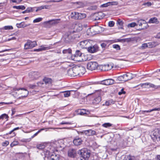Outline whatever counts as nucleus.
<instances>
[{
  "label": "nucleus",
  "mask_w": 160,
  "mask_h": 160,
  "mask_svg": "<svg viewBox=\"0 0 160 160\" xmlns=\"http://www.w3.org/2000/svg\"><path fill=\"white\" fill-rule=\"evenodd\" d=\"M73 68L72 69H71V70H69V72H72L73 73H74V74H73V75L74 76H76L77 75H80V72H79V71H76V72H73V71H72V70L73 69Z\"/></svg>",
  "instance_id": "nucleus-50"
},
{
  "label": "nucleus",
  "mask_w": 160,
  "mask_h": 160,
  "mask_svg": "<svg viewBox=\"0 0 160 160\" xmlns=\"http://www.w3.org/2000/svg\"><path fill=\"white\" fill-rule=\"evenodd\" d=\"M70 36L68 34H65L63 36V40L66 43H68L71 42Z\"/></svg>",
  "instance_id": "nucleus-20"
},
{
  "label": "nucleus",
  "mask_w": 160,
  "mask_h": 160,
  "mask_svg": "<svg viewBox=\"0 0 160 160\" xmlns=\"http://www.w3.org/2000/svg\"><path fill=\"white\" fill-rule=\"evenodd\" d=\"M36 8L35 7H28L26 9L27 12V13H29L33 12L35 11Z\"/></svg>",
  "instance_id": "nucleus-34"
},
{
  "label": "nucleus",
  "mask_w": 160,
  "mask_h": 160,
  "mask_svg": "<svg viewBox=\"0 0 160 160\" xmlns=\"http://www.w3.org/2000/svg\"><path fill=\"white\" fill-rule=\"evenodd\" d=\"M124 78V75L119 76L118 78V80L119 81L126 82V80Z\"/></svg>",
  "instance_id": "nucleus-39"
},
{
  "label": "nucleus",
  "mask_w": 160,
  "mask_h": 160,
  "mask_svg": "<svg viewBox=\"0 0 160 160\" xmlns=\"http://www.w3.org/2000/svg\"><path fill=\"white\" fill-rule=\"evenodd\" d=\"M98 66V64L96 62H89L87 64V68L91 71L95 70Z\"/></svg>",
  "instance_id": "nucleus-3"
},
{
  "label": "nucleus",
  "mask_w": 160,
  "mask_h": 160,
  "mask_svg": "<svg viewBox=\"0 0 160 160\" xmlns=\"http://www.w3.org/2000/svg\"><path fill=\"white\" fill-rule=\"evenodd\" d=\"M107 45L106 43L103 42L101 44V46L102 48H105L106 47Z\"/></svg>",
  "instance_id": "nucleus-62"
},
{
  "label": "nucleus",
  "mask_w": 160,
  "mask_h": 160,
  "mask_svg": "<svg viewBox=\"0 0 160 160\" xmlns=\"http://www.w3.org/2000/svg\"><path fill=\"white\" fill-rule=\"evenodd\" d=\"M112 125V124L109 123H105L102 124V126L105 128H108L110 127H111Z\"/></svg>",
  "instance_id": "nucleus-35"
},
{
  "label": "nucleus",
  "mask_w": 160,
  "mask_h": 160,
  "mask_svg": "<svg viewBox=\"0 0 160 160\" xmlns=\"http://www.w3.org/2000/svg\"><path fill=\"white\" fill-rule=\"evenodd\" d=\"M8 116L6 114H3L0 116V119H3L4 118L5 119H8Z\"/></svg>",
  "instance_id": "nucleus-41"
},
{
  "label": "nucleus",
  "mask_w": 160,
  "mask_h": 160,
  "mask_svg": "<svg viewBox=\"0 0 160 160\" xmlns=\"http://www.w3.org/2000/svg\"><path fill=\"white\" fill-rule=\"evenodd\" d=\"M52 81V80L50 78L45 77L43 79V82L44 83L48 86L51 85Z\"/></svg>",
  "instance_id": "nucleus-13"
},
{
  "label": "nucleus",
  "mask_w": 160,
  "mask_h": 160,
  "mask_svg": "<svg viewBox=\"0 0 160 160\" xmlns=\"http://www.w3.org/2000/svg\"><path fill=\"white\" fill-rule=\"evenodd\" d=\"M73 91H67L63 92L62 93L63 96L65 97H68L70 96V92Z\"/></svg>",
  "instance_id": "nucleus-33"
},
{
  "label": "nucleus",
  "mask_w": 160,
  "mask_h": 160,
  "mask_svg": "<svg viewBox=\"0 0 160 160\" xmlns=\"http://www.w3.org/2000/svg\"><path fill=\"white\" fill-rule=\"evenodd\" d=\"M49 160H60L58 155L52 154L50 157Z\"/></svg>",
  "instance_id": "nucleus-25"
},
{
  "label": "nucleus",
  "mask_w": 160,
  "mask_h": 160,
  "mask_svg": "<svg viewBox=\"0 0 160 160\" xmlns=\"http://www.w3.org/2000/svg\"><path fill=\"white\" fill-rule=\"evenodd\" d=\"M78 12H72L71 14V18L72 19H78Z\"/></svg>",
  "instance_id": "nucleus-27"
},
{
  "label": "nucleus",
  "mask_w": 160,
  "mask_h": 160,
  "mask_svg": "<svg viewBox=\"0 0 160 160\" xmlns=\"http://www.w3.org/2000/svg\"><path fill=\"white\" fill-rule=\"evenodd\" d=\"M124 75V78H125V79L126 81L128 80H130L133 78V75L129 72H128L127 74Z\"/></svg>",
  "instance_id": "nucleus-19"
},
{
  "label": "nucleus",
  "mask_w": 160,
  "mask_h": 160,
  "mask_svg": "<svg viewBox=\"0 0 160 160\" xmlns=\"http://www.w3.org/2000/svg\"><path fill=\"white\" fill-rule=\"evenodd\" d=\"M29 88L31 89H34L36 87V85L35 84H29L28 85Z\"/></svg>",
  "instance_id": "nucleus-54"
},
{
  "label": "nucleus",
  "mask_w": 160,
  "mask_h": 160,
  "mask_svg": "<svg viewBox=\"0 0 160 160\" xmlns=\"http://www.w3.org/2000/svg\"><path fill=\"white\" fill-rule=\"evenodd\" d=\"M86 17V15L84 13H80L78 12V19H83Z\"/></svg>",
  "instance_id": "nucleus-30"
},
{
  "label": "nucleus",
  "mask_w": 160,
  "mask_h": 160,
  "mask_svg": "<svg viewBox=\"0 0 160 160\" xmlns=\"http://www.w3.org/2000/svg\"><path fill=\"white\" fill-rule=\"evenodd\" d=\"M81 156L80 160H88L90 157V152L86 148H83L79 151L78 152Z\"/></svg>",
  "instance_id": "nucleus-1"
},
{
  "label": "nucleus",
  "mask_w": 160,
  "mask_h": 160,
  "mask_svg": "<svg viewBox=\"0 0 160 160\" xmlns=\"http://www.w3.org/2000/svg\"><path fill=\"white\" fill-rule=\"evenodd\" d=\"M102 14L103 13L102 12L94 13V16L96 17L95 20H98L102 18Z\"/></svg>",
  "instance_id": "nucleus-18"
},
{
  "label": "nucleus",
  "mask_w": 160,
  "mask_h": 160,
  "mask_svg": "<svg viewBox=\"0 0 160 160\" xmlns=\"http://www.w3.org/2000/svg\"><path fill=\"white\" fill-rule=\"evenodd\" d=\"M48 6L47 5H44V6H41L40 7H35L36 8L35 9V11L36 12H38V11L41 10L42 9L45 8H48Z\"/></svg>",
  "instance_id": "nucleus-28"
},
{
  "label": "nucleus",
  "mask_w": 160,
  "mask_h": 160,
  "mask_svg": "<svg viewBox=\"0 0 160 160\" xmlns=\"http://www.w3.org/2000/svg\"><path fill=\"white\" fill-rule=\"evenodd\" d=\"M9 144V142L8 141H5L2 143V145L3 146H7Z\"/></svg>",
  "instance_id": "nucleus-58"
},
{
  "label": "nucleus",
  "mask_w": 160,
  "mask_h": 160,
  "mask_svg": "<svg viewBox=\"0 0 160 160\" xmlns=\"http://www.w3.org/2000/svg\"><path fill=\"white\" fill-rule=\"evenodd\" d=\"M127 159L128 160H136L135 157L131 155H129L127 156Z\"/></svg>",
  "instance_id": "nucleus-40"
},
{
  "label": "nucleus",
  "mask_w": 160,
  "mask_h": 160,
  "mask_svg": "<svg viewBox=\"0 0 160 160\" xmlns=\"http://www.w3.org/2000/svg\"><path fill=\"white\" fill-rule=\"evenodd\" d=\"M90 42L87 40H84L80 42V45L83 48L87 49L88 47L87 46L90 44Z\"/></svg>",
  "instance_id": "nucleus-14"
},
{
  "label": "nucleus",
  "mask_w": 160,
  "mask_h": 160,
  "mask_svg": "<svg viewBox=\"0 0 160 160\" xmlns=\"http://www.w3.org/2000/svg\"><path fill=\"white\" fill-rule=\"evenodd\" d=\"M143 85H149L150 87L152 88H157L156 86L154 84L151 83H145L142 84Z\"/></svg>",
  "instance_id": "nucleus-36"
},
{
  "label": "nucleus",
  "mask_w": 160,
  "mask_h": 160,
  "mask_svg": "<svg viewBox=\"0 0 160 160\" xmlns=\"http://www.w3.org/2000/svg\"><path fill=\"white\" fill-rule=\"evenodd\" d=\"M112 68L111 64H106L101 65L100 66V68L102 71H108L111 70Z\"/></svg>",
  "instance_id": "nucleus-6"
},
{
  "label": "nucleus",
  "mask_w": 160,
  "mask_h": 160,
  "mask_svg": "<svg viewBox=\"0 0 160 160\" xmlns=\"http://www.w3.org/2000/svg\"><path fill=\"white\" fill-rule=\"evenodd\" d=\"M37 147L39 149L42 150L44 148L45 146L43 144H39L37 146Z\"/></svg>",
  "instance_id": "nucleus-44"
},
{
  "label": "nucleus",
  "mask_w": 160,
  "mask_h": 160,
  "mask_svg": "<svg viewBox=\"0 0 160 160\" xmlns=\"http://www.w3.org/2000/svg\"><path fill=\"white\" fill-rule=\"evenodd\" d=\"M152 112L155 111H160V108H155L151 109Z\"/></svg>",
  "instance_id": "nucleus-63"
},
{
  "label": "nucleus",
  "mask_w": 160,
  "mask_h": 160,
  "mask_svg": "<svg viewBox=\"0 0 160 160\" xmlns=\"http://www.w3.org/2000/svg\"><path fill=\"white\" fill-rule=\"evenodd\" d=\"M76 154V151L74 149H70L68 151V155L69 157L74 158Z\"/></svg>",
  "instance_id": "nucleus-15"
},
{
  "label": "nucleus",
  "mask_w": 160,
  "mask_h": 160,
  "mask_svg": "<svg viewBox=\"0 0 160 160\" xmlns=\"http://www.w3.org/2000/svg\"><path fill=\"white\" fill-rule=\"evenodd\" d=\"M137 24L134 22H132L128 25V27H134L136 26Z\"/></svg>",
  "instance_id": "nucleus-53"
},
{
  "label": "nucleus",
  "mask_w": 160,
  "mask_h": 160,
  "mask_svg": "<svg viewBox=\"0 0 160 160\" xmlns=\"http://www.w3.org/2000/svg\"><path fill=\"white\" fill-rule=\"evenodd\" d=\"M82 141L80 138L76 137L73 140V144L76 146L80 145L82 144Z\"/></svg>",
  "instance_id": "nucleus-10"
},
{
  "label": "nucleus",
  "mask_w": 160,
  "mask_h": 160,
  "mask_svg": "<svg viewBox=\"0 0 160 160\" xmlns=\"http://www.w3.org/2000/svg\"><path fill=\"white\" fill-rule=\"evenodd\" d=\"M114 103V101L112 100H110L108 101H106L105 103V105L107 106H109L112 104Z\"/></svg>",
  "instance_id": "nucleus-38"
},
{
  "label": "nucleus",
  "mask_w": 160,
  "mask_h": 160,
  "mask_svg": "<svg viewBox=\"0 0 160 160\" xmlns=\"http://www.w3.org/2000/svg\"><path fill=\"white\" fill-rule=\"evenodd\" d=\"M71 124V122H62L60 123L61 124L63 125V124Z\"/></svg>",
  "instance_id": "nucleus-60"
},
{
  "label": "nucleus",
  "mask_w": 160,
  "mask_h": 160,
  "mask_svg": "<svg viewBox=\"0 0 160 160\" xmlns=\"http://www.w3.org/2000/svg\"><path fill=\"white\" fill-rule=\"evenodd\" d=\"M148 43H144L142 45V46L140 48L141 49H145L148 48Z\"/></svg>",
  "instance_id": "nucleus-42"
},
{
  "label": "nucleus",
  "mask_w": 160,
  "mask_h": 160,
  "mask_svg": "<svg viewBox=\"0 0 160 160\" xmlns=\"http://www.w3.org/2000/svg\"><path fill=\"white\" fill-rule=\"evenodd\" d=\"M138 25L141 27V28H140V29H144L148 27V25L146 21L142 19H140L138 21L136 25V26Z\"/></svg>",
  "instance_id": "nucleus-5"
},
{
  "label": "nucleus",
  "mask_w": 160,
  "mask_h": 160,
  "mask_svg": "<svg viewBox=\"0 0 160 160\" xmlns=\"http://www.w3.org/2000/svg\"><path fill=\"white\" fill-rule=\"evenodd\" d=\"M29 25L30 24H25L24 22H22L19 23H17L16 24L17 27L19 28L26 27L29 26Z\"/></svg>",
  "instance_id": "nucleus-24"
},
{
  "label": "nucleus",
  "mask_w": 160,
  "mask_h": 160,
  "mask_svg": "<svg viewBox=\"0 0 160 160\" xmlns=\"http://www.w3.org/2000/svg\"><path fill=\"white\" fill-rule=\"evenodd\" d=\"M140 112L141 113L144 114V112H152L151 109L149 110H144V111H140Z\"/></svg>",
  "instance_id": "nucleus-57"
},
{
  "label": "nucleus",
  "mask_w": 160,
  "mask_h": 160,
  "mask_svg": "<svg viewBox=\"0 0 160 160\" xmlns=\"http://www.w3.org/2000/svg\"><path fill=\"white\" fill-rule=\"evenodd\" d=\"M23 90L25 92V95L24 96H22L23 97H26L28 95V91L25 88H15L14 89L15 91L17 90L19 91L20 90Z\"/></svg>",
  "instance_id": "nucleus-21"
},
{
  "label": "nucleus",
  "mask_w": 160,
  "mask_h": 160,
  "mask_svg": "<svg viewBox=\"0 0 160 160\" xmlns=\"http://www.w3.org/2000/svg\"><path fill=\"white\" fill-rule=\"evenodd\" d=\"M78 113V114L81 115H83L87 114L86 110L84 109H79L76 111Z\"/></svg>",
  "instance_id": "nucleus-23"
},
{
  "label": "nucleus",
  "mask_w": 160,
  "mask_h": 160,
  "mask_svg": "<svg viewBox=\"0 0 160 160\" xmlns=\"http://www.w3.org/2000/svg\"><path fill=\"white\" fill-rule=\"evenodd\" d=\"M109 6V2H108L106 3L103 4L101 5V7L106 8V7H108V6Z\"/></svg>",
  "instance_id": "nucleus-56"
},
{
  "label": "nucleus",
  "mask_w": 160,
  "mask_h": 160,
  "mask_svg": "<svg viewBox=\"0 0 160 160\" xmlns=\"http://www.w3.org/2000/svg\"><path fill=\"white\" fill-rule=\"evenodd\" d=\"M101 100V98L98 96L94 98L93 101V103L95 104H98Z\"/></svg>",
  "instance_id": "nucleus-29"
},
{
  "label": "nucleus",
  "mask_w": 160,
  "mask_h": 160,
  "mask_svg": "<svg viewBox=\"0 0 160 160\" xmlns=\"http://www.w3.org/2000/svg\"><path fill=\"white\" fill-rule=\"evenodd\" d=\"M51 48V46H48L46 45H42L38 49H34V51L35 52H40L42 51H44L48 50Z\"/></svg>",
  "instance_id": "nucleus-8"
},
{
  "label": "nucleus",
  "mask_w": 160,
  "mask_h": 160,
  "mask_svg": "<svg viewBox=\"0 0 160 160\" xmlns=\"http://www.w3.org/2000/svg\"><path fill=\"white\" fill-rule=\"evenodd\" d=\"M42 18H38L34 19L33 21V23H36L40 22L42 21Z\"/></svg>",
  "instance_id": "nucleus-47"
},
{
  "label": "nucleus",
  "mask_w": 160,
  "mask_h": 160,
  "mask_svg": "<svg viewBox=\"0 0 160 160\" xmlns=\"http://www.w3.org/2000/svg\"><path fill=\"white\" fill-rule=\"evenodd\" d=\"M13 8L17 9H21L22 10H24L26 8L23 5L14 6H13Z\"/></svg>",
  "instance_id": "nucleus-32"
},
{
  "label": "nucleus",
  "mask_w": 160,
  "mask_h": 160,
  "mask_svg": "<svg viewBox=\"0 0 160 160\" xmlns=\"http://www.w3.org/2000/svg\"><path fill=\"white\" fill-rule=\"evenodd\" d=\"M115 81L112 79H108L104 80L102 81V83L106 85H112L114 83Z\"/></svg>",
  "instance_id": "nucleus-9"
},
{
  "label": "nucleus",
  "mask_w": 160,
  "mask_h": 160,
  "mask_svg": "<svg viewBox=\"0 0 160 160\" xmlns=\"http://www.w3.org/2000/svg\"><path fill=\"white\" fill-rule=\"evenodd\" d=\"M149 23H155L158 24L159 23V21L158 20V19L156 17H153L149 19L148 21Z\"/></svg>",
  "instance_id": "nucleus-22"
},
{
  "label": "nucleus",
  "mask_w": 160,
  "mask_h": 160,
  "mask_svg": "<svg viewBox=\"0 0 160 160\" xmlns=\"http://www.w3.org/2000/svg\"><path fill=\"white\" fill-rule=\"evenodd\" d=\"M72 50L70 48H68L67 49H65L62 51V53L64 54H71L72 53Z\"/></svg>",
  "instance_id": "nucleus-31"
},
{
  "label": "nucleus",
  "mask_w": 160,
  "mask_h": 160,
  "mask_svg": "<svg viewBox=\"0 0 160 160\" xmlns=\"http://www.w3.org/2000/svg\"><path fill=\"white\" fill-rule=\"evenodd\" d=\"M148 47L150 48H152L154 46L153 43L152 42H149L148 43Z\"/></svg>",
  "instance_id": "nucleus-59"
},
{
  "label": "nucleus",
  "mask_w": 160,
  "mask_h": 160,
  "mask_svg": "<svg viewBox=\"0 0 160 160\" xmlns=\"http://www.w3.org/2000/svg\"><path fill=\"white\" fill-rule=\"evenodd\" d=\"M125 92L124 91L123 89H121V91L119 92L118 94L120 95L122 93L125 94Z\"/></svg>",
  "instance_id": "nucleus-64"
},
{
  "label": "nucleus",
  "mask_w": 160,
  "mask_h": 160,
  "mask_svg": "<svg viewBox=\"0 0 160 160\" xmlns=\"http://www.w3.org/2000/svg\"><path fill=\"white\" fill-rule=\"evenodd\" d=\"M117 23L120 26V27H119V28L121 29L123 28V22L120 19H118L117 21Z\"/></svg>",
  "instance_id": "nucleus-37"
},
{
  "label": "nucleus",
  "mask_w": 160,
  "mask_h": 160,
  "mask_svg": "<svg viewBox=\"0 0 160 160\" xmlns=\"http://www.w3.org/2000/svg\"><path fill=\"white\" fill-rule=\"evenodd\" d=\"M151 138L153 140H157L158 141H160V131L158 134L156 132H154L151 136Z\"/></svg>",
  "instance_id": "nucleus-16"
},
{
  "label": "nucleus",
  "mask_w": 160,
  "mask_h": 160,
  "mask_svg": "<svg viewBox=\"0 0 160 160\" xmlns=\"http://www.w3.org/2000/svg\"><path fill=\"white\" fill-rule=\"evenodd\" d=\"M31 140V138H23L20 140V141L22 142H29Z\"/></svg>",
  "instance_id": "nucleus-43"
},
{
  "label": "nucleus",
  "mask_w": 160,
  "mask_h": 160,
  "mask_svg": "<svg viewBox=\"0 0 160 160\" xmlns=\"http://www.w3.org/2000/svg\"><path fill=\"white\" fill-rule=\"evenodd\" d=\"M72 71L73 72L76 71H79L80 73V75L81 74H83L85 72V68L83 67H78V68H73Z\"/></svg>",
  "instance_id": "nucleus-12"
},
{
  "label": "nucleus",
  "mask_w": 160,
  "mask_h": 160,
  "mask_svg": "<svg viewBox=\"0 0 160 160\" xmlns=\"http://www.w3.org/2000/svg\"><path fill=\"white\" fill-rule=\"evenodd\" d=\"M82 54V53L79 50H77L76 51L75 53L72 55L71 58L72 59L75 61H79V60H76V58L78 57H81Z\"/></svg>",
  "instance_id": "nucleus-7"
},
{
  "label": "nucleus",
  "mask_w": 160,
  "mask_h": 160,
  "mask_svg": "<svg viewBox=\"0 0 160 160\" xmlns=\"http://www.w3.org/2000/svg\"><path fill=\"white\" fill-rule=\"evenodd\" d=\"M98 48V47L97 45H94L88 47L87 49L89 52L92 53L96 52Z\"/></svg>",
  "instance_id": "nucleus-11"
},
{
  "label": "nucleus",
  "mask_w": 160,
  "mask_h": 160,
  "mask_svg": "<svg viewBox=\"0 0 160 160\" xmlns=\"http://www.w3.org/2000/svg\"><path fill=\"white\" fill-rule=\"evenodd\" d=\"M144 5L147 6H150L152 5V3L151 2H147L145 3L144 4Z\"/></svg>",
  "instance_id": "nucleus-61"
},
{
  "label": "nucleus",
  "mask_w": 160,
  "mask_h": 160,
  "mask_svg": "<svg viewBox=\"0 0 160 160\" xmlns=\"http://www.w3.org/2000/svg\"><path fill=\"white\" fill-rule=\"evenodd\" d=\"M109 5H117L118 4V2L116 1L108 2Z\"/></svg>",
  "instance_id": "nucleus-51"
},
{
  "label": "nucleus",
  "mask_w": 160,
  "mask_h": 160,
  "mask_svg": "<svg viewBox=\"0 0 160 160\" xmlns=\"http://www.w3.org/2000/svg\"><path fill=\"white\" fill-rule=\"evenodd\" d=\"M112 47L116 49L117 50H120V46L116 44H113L112 45Z\"/></svg>",
  "instance_id": "nucleus-49"
},
{
  "label": "nucleus",
  "mask_w": 160,
  "mask_h": 160,
  "mask_svg": "<svg viewBox=\"0 0 160 160\" xmlns=\"http://www.w3.org/2000/svg\"><path fill=\"white\" fill-rule=\"evenodd\" d=\"M74 29L76 30L77 32H79L82 30V26L81 24L77 23L75 24Z\"/></svg>",
  "instance_id": "nucleus-17"
},
{
  "label": "nucleus",
  "mask_w": 160,
  "mask_h": 160,
  "mask_svg": "<svg viewBox=\"0 0 160 160\" xmlns=\"http://www.w3.org/2000/svg\"><path fill=\"white\" fill-rule=\"evenodd\" d=\"M37 45L36 41L32 42L31 41H28L24 45V49H31L35 47Z\"/></svg>",
  "instance_id": "nucleus-4"
},
{
  "label": "nucleus",
  "mask_w": 160,
  "mask_h": 160,
  "mask_svg": "<svg viewBox=\"0 0 160 160\" xmlns=\"http://www.w3.org/2000/svg\"><path fill=\"white\" fill-rule=\"evenodd\" d=\"M60 19H52L43 22L45 27L46 28H50L59 23Z\"/></svg>",
  "instance_id": "nucleus-2"
},
{
  "label": "nucleus",
  "mask_w": 160,
  "mask_h": 160,
  "mask_svg": "<svg viewBox=\"0 0 160 160\" xmlns=\"http://www.w3.org/2000/svg\"><path fill=\"white\" fill-rule=\"evenodd\" d=\"M13 130L9 132L8 133H7L6 134V135H8L9 134H12V137H14L16 136V134L14 132H13Z\"/></svg>",
  "instance_id": "nucleus-52"
},
{
  "label": "nucleus",
  "mask_w": 160,
  "mask_h": 160,
  "mask_svg": "<svg viewBox=\"0 0 160 160\" xmlns=\"http://www.w3.org/2000/svg\"><path fill=\"white\" fill-rule=\"evenodd\" d=\"M74 4H76L78 5L77 7L78 8H83L85 6V4L83 2H74Z\"/></svg>",
  "instance_id": "nucleus-26"
},
{
  "label": "nucleus",
  "mask_w": 160,
  "mask_h": 160,
  "mask_svg": "<svg viewBox=\"0 0 160 160\" xmlns=\"http://www.w3.org/2000/svg\"><path fill=\"white\" fill-rule=\"evenodd\" d=\"M3 28L5 30H10L12 29L13 28L12 26H7L3 27Z\"/></svg>",
  "instance_id": "nucleus-45"
},
{
  "label": "nucleus",
  "mask_w": 160,
  "mask_h": 160,
  "mask_svg": "<svg viewBox=\"0 0 160 160\" xmlns=\"http://www.w3.org/2000/svg\"><path fill=\"white\" fill-rule=\"evenodd\" d=\"M19 143L18 141H14L10 144V146L12 147H14L16 145H18Z\"/></svg>",
  "instance_id": "nucleus-46"
},
{
  "label": "nucleus",
  "mask_w": 160,
  "mask_h": 160,
  "mask_svg": "<svg viewBox=\"0 0 160 160\" xmlns=\"http://www.w3.org/2000/svg\"><path fill=\"white\" fill-rule=\"evenodd\" d=\"M43 129H41L40 130H38L37 132H36V133H35L33 135H32V136H31V138H31V139L32 138H33L36 136H37L38 135V134L39 132H40L42 130H43Z\"/></svg>",
  "instance_id": "nucleus-48"
},
{
  "label": "nucleus",
  "mask_w": 160,
  "mask_h": 160,
  "mask_svg": "<svg viewBox=\"0 0 160 160\" xmlns=\"http://www.w3.org/2000/svg\"><path fill=\"white\" fill-rule=\"evenodd\" d=\"M114 22L113 21H110L108 22V25L110 27H112L114 25Z\"/></svg>",
  "instance_id": "nucleus-55"
}]
</instances>
